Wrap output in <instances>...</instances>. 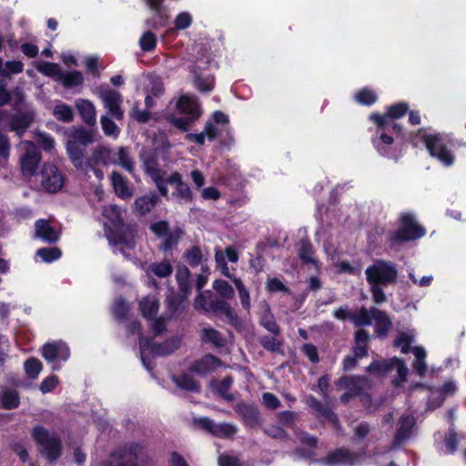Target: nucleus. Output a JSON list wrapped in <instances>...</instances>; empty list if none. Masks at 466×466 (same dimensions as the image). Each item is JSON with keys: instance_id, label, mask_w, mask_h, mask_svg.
<instances>
[{"instance_id": "58836bf2", "label": "nucleus", "mask_w": 466, "mask_h": 466, "mask_svg": "<svg viewBox=\"0 0 466 466\" xmlns=\"http://www.w3.org/2000/svg\"><path fill=\"white\" fill-rule=\"evenodd\" d=\"M140 310L145 318L154 317L159 307V302L155 297H146L139 303Z\"/></svg>"}, {"instance_id": "e2e57ef3", "label": "nucleus", "mask_w": 466, "mask_h": 466, "mask_svg": "<svg viewBox=\"0 0 466 466\" xmlns=\"http://www.w3.org/2000/svg\"><path fill=\"white\" fill-rule=\"evenodd\" d=\"M213 289L226 299L234 297V289L226 280L216 279L213 282Z\"/></svg>"}, {"instance_id": "6e6d98bb", "label": "nucleus", "mask_w": 466, "mask_h": 466, "mask_svg": "<svg viewBox=\"0 0 466 466\" xmlns=\"http://www.w3.org/2000/svg\"><path fill=\"white\" fill-rule=\"evenodd\" d=\"M390 370H391V359L387 360H375L367 368L368 372L378 375L385 374Z\"/></svg>"}, {"instance_id": "393cba45", "label": "nucleus", "mask_w": 466, "mask_h": 466, "mask_svg": "<svg viewBox=\"0 0 466 466\" xmlns=\"http://www.w3.org/2000/svg\"><path fill=\"white\" fill-rule=\"evenodd\" d=\"M199 336L202 343L211 344L215 348H222L227 344V339L223 334L210 327L203 328Z\"/></svg>"}, {"instance_id": "09e8293b", "label": "nucleus", "mask_w": 466, "mask_h": 466, "mask_svg": "<svg viewBox=\"0 0 466 466\" xmlns=\"http://www.w3.org/2000/svg\"><path fill=\"white\" fill-rule=\"evenodd\" d=\"M24 370L27 378L35 380L43 370V364L38 359L30 358L25 361Z\"/></svg>"}, {"instance_id": "cd10ccee", "label": "nucleus", "mask_w": 466, "mask_h": 466, "mask_svg": "<svg viewBox=\"0 0 466 466\" xmlns=\"http://www.w3.org/2000/svg\"><path fill=\"white\" fill-rule=\"evenodd\" d=\"M371 314L376 322V333L379 337H385L391 328V321L386 312L377 309L371 308Z\"/></svg>"}, {"instance_id": "f8f14e48", "label": "nucleus", "mask_w": 466, "mask_h": 466, "mask_svg": "<svg viewBox=\"0 0 466 466\" xmlns=\"http://www.w3.org/2000/svg\"><path fill=\"white\" fill-rule=\"evenodd\" d=\"M41 184L46 191L49 193L57 192L64 184V177L58 168L52 164H45L41 174Z\"/></svg>"}, {"instance_id": "f704fd0d", "label": "nucleus", "mask_w": 466, "mask_h": 466, "mask_svg": "<svg viewBox=\"0 0 466 466\" xmlns=\"http://www.w3.org/2000/svg\"><path fill=\"white\" fill-rule=\"evenodd\" d=\"M146 3L150 9L156 12L158 17V21H153L151 19L146 20V25L155 29L164 26L166 24V20L167 19V16L163 13L161 9L163 0H146Z\"/></svg>"}, {"instance_id": "6e6552de", "label": "nucleus", "mask_w": 466, "mask_h": 466, "mask_svg": "<svg viewBox=\"0 0 466 466\" xmlns=\"http://www.w3.org/2000/svg\"><path fill=\"white\" fill-rule=\"evenodd\" d=\"M19 147L24 151L20 157L22 173L25 176H33L40 163L41 153L32 141H22Z\"/></svg>"}, {"instance_id": "4468645a", "label": "nucleus", "mask_w": 466, "mask_h": 466, "mask_svg": "<svg viewBox=\"0 0 466 466\" xmlns=\"http://www.w3.org/2000/svg\"><path fill=\"white\" fill-rule=\"evenodd\" d=\"M166 187L167 184L174 186L175 189L172 192V197L179 203H189L192 198V191L189 186L183 181L181 175L178 172H173L167 179Z\"/></svg>"}, {"instance_id": "774afa93", "label": "nucleus", "mask_w": 466, "mask_h": 466, "mask_svg": "<svg viewBox=\"0 0 466 466\" xmlns=\"http://www.w3.org/2000/svg\"><path fill=\"white\" fill-rule=\"evenodd\" d=\"M444 444L449 453H454L458 448L459 441L454 429L451 428L444 438Z\"/></svg>"}, {"instance_id": "412c9836", "label": "nucleus", "mask_w": 466, "mask_h": 466, "mask_svg": "<svg viewBox=\"0 0 466 466\" xmlns=\"http://www.w3.org/2000/svg\"><path fill=\"white\" fill-rule=\"evenodd\" d=\"M208 311L223 313L228 318L229 323L232 325H237L238 323V317L237 313L226 300L212 298V299H210L208 302Z\"/></svg>"}, {"instance_id": "c756f323", "label": "nucleus", "mask_w": 466, "mask_h": 466, "mask_svg": "<svg viewBox=\"0 0 466 466\" xmlns=\"http://www.w3.org/2000/svg\"><path fill=\"white\" fill-rule=\"evenodd\" d=\"M298 256L303 264L318 266V260L314 258V248L308 239H301L298 244Z\"/></svg>"}, {"instance_id": "5fc2aeb1", "label": "nucleus", "mask_w": 466, "mask_h": 466, "mask_svg": "<svg viewBox=\"0 0 466 466\" xmlns=\"http://www.w3.org/2000/svg\"><path fill=\"white\" fill-rule=\"evenodd\" d=\"M185 260L191 266L197 267L201 264L203 253L198 246H193L184 253Z\"/></svg>"}, {"instance_id": "9b49d317", "label": "nucleus", "mask_w": 466, "mask_h": 466, "mask_svg": "<svg viewBox=\"0 0 466 466\" xmlns=\"http://www.w3.org/2000/svg\"><path fill=\"white\" fill-rule=\"evenodd\" d=\"M140 157L145 164L146 171L150 175L160 194L167 197L168 189L166 187L165 178L156 167L157 160L154 154L151 151L143 150L140 154Z\"/></svg>"}, {"instance_id": "603ef678", "label": "nucleus", "mask_w": 466, "mask_h": 466, "mask_svg": "<svg viewBox=\"0 0 466 466\" xmlns=\"http://www.w3.org/2000/svg\"><path fill=\"white\" fill-rule=\"evenodd\" d=\"M100 124L102 130L106 137L113 138L118 137L120 128L108 116H102L100 118Z\"/></svg>"}, {"instance_id": "4c0bfd02", "label": "nucleus", "mask_w": 466, "mask_h": 466, "mask_svg": "<svg viewBox=\"0 0 466 466\" xmlns=\"http://www.w3.org/2000/svg\"><path fill=\"white\" fill-rule=\"evenodd\" d=\"M54 116L64 123H70L74 119V111L72 107L65 103H58L53 108Z\"/></svg>"}, {"instance_id": "49530a36", "label": "nucleus", "mask_w": 466, "mask_h": 466, "mask_svg": "<svg viewBox=\"0 0 466 466\" xmlns=\"http://www.w3.org/2000/svg\"><path fill=\"white\" fill-rule=\"evenodd\" d=\"M148 270L158 278H167L173 272V267L168 260L151 263Z\"/></svg>"}, {"instance_id": "1a4fd4ad", "label": "nucleus", "mask_w": 466, "mask_h": 466, "mask_svg": "<svg viewBox=\"0 0 466 466\" xmlns=\"http://www.w3.org/2000/svg\"><path fill=\"white\" fill-rule=\"evenodd\" d=\"M400 219L402 227L394 234L393 239L395 241L405 242L414 240L425 235V229L417 224L412 214H402Z\"/></svg>"}, {"instance_id": "13d9d810", "label": "nucleus", "mask_w": 466, "mask_h": 466, "mask_svg": "<svg viewBox=\"0 0 466 466\" xmlns=\"http://www.w3.org/2000/svg\"><path fill=\"white\" fill-rule=\"evenodd\" d=\"M232 281L235 284V286L238 291L239 299H240L243 308L246 310L249 311L250 298H249L248 290L245 288V286L240 279H232Z\"/></svg>"}, {"instance_id": "338daca9", "label": "nucleus", "mask_w": 466, "mask_h": 466, "mask_svg": "<svg viewBox=\"0 0 466 466\" xmlns=\"http://www.w3.org/2000/svg\"><path fill=\"white\" fill-rule=\"evenodd\" d=\"M37 70L48 76H57L58 79L62 74V71L57 64L49 62H44L42 65L38 66Z\"/></svg>"}, {"instance_id": "f03ea898", "label": "nucleus", "mask_w": 466, "mask_h": 466, "mask_svg": "<svg viewBox=\"0 0 466 466\" xmlns=\"http://www.w3.org/2000/svg\"><path fill=\"white\" fill-rule=\"evenodd\" d=\"M32 437L38 445L39 452L49 462L56 461L62 454V441L58 434L49 431L43 426H35L32 430Z\"/></svg>"}, {"instance_id": "864d4df0", "label": "nucleus", "mask_w": 466, "mask_h": 466, "mask_svg": "<svg viewBox=\"0 0 466 466\" xmlns=\"http://www.w3.org/2000/svg\"><path fill=\"white\" fill-rule=\"evenodd\" d=\"M103 215L106 217L115 227L122 224V212L116 205H108L103 208Z\"/></svg>"}, {"instance_id": "6ab92c4d", "label": "nucleus", "mask_w": 466, "mask_h": 466, "mask_svg": "<svg viewBox=\"0 0 466 466\" xmlns=\"http://www.w3.org/2000/svg\"><path fill=\"white\" fill-rule=\"evenodd\" d=\"M222 366V361L212 354H207L199 360L196 361L190 368V370L200 375L206 376L215 371Z\"/></svg>"}, {"instance_id": "a18cd8bd", "label": "nucleus", "mask_w": 466, "mask_h": 466, "mask_svg": "<svg viewBox=\"0 0 466 466\" xmlns=\"http://www.w3.org/2000/svg\"><path fill=\"white\" fill-rule=\"evenodd\" d=\"M189 277L190 272L189 269L183 266L179 267L177 270L176 279L179 287V289L182 293H184L185 297L190 292V284H189Z\"/></svg>"}, {"instance_id": "4d7b16f0", "label": "nucleus", "mask_w": 466, "mask_h": 466, "mask_svg": "<svg viewBox=\"0 0 466 466\" xmlns=\"http://www.w3.org/2000/svg\"><path fill=\"white\" fill-rule=\"evenodd\" d=\"M233 384V379L230 376L225 377L222 380H220L217 385L218 393L228 401H232L234 397L231 393H229V389Z\"/></svg>"}, {"instance_id": "5701e85b", "label": "nucleus", "mask_w": 466, "mask_h": 466, "mask_svg": "<svg viewBox=\"0 0 466 466\" xmlns=\"http://www.w3.org/2000/svg\"><path fill=\"white\" fill-rule=\"evenodd\" d=\"M415 423L416 420L412 415H402L399 420V428L395 433L394 441L400 444L409 439Z\"/></svg>"}, {"instance_id": "052dcab7", "label": "nucleus", "mask_w": 466, "mask_h": 466, "mask_svg": "<svg viewBox=\"0 0 466 466\" xmlns=\"http://www.w3.org/2000/svg\"><path fill=\"white\" fill-rule=\"evenodd\" d=\"M118 164L128 172L134 169V162L129 156V151L127 147H119L117 152Z\"/></svg>"}, {"instance_id": "a19ab883", "label": "nucleus", "mask_w": 466, "mask_h": 466, "mask_svg": "<svg viewBox=\"0 0 466 466\" xmlns=\"http://www.w3.org/2000/svg\"><path fill=\"white\" fill-rule=\"evenodd\" d=\"M172 380L175 384L185 390L188 391H198L199 384L188 374L183 373L177 377H173Z\"/></svg>"}, {"instance_id": "bf43d9fd", "label": "nucleus", "mask_w": 466, "mask_h": 466, "mask_svg": "<svg viewBox=\"0 0 466 466\" xmlns=\"http://www.w3.org/2000/svg\"><path fill=\"white\" fill-rule=\"evenodd\" d=\"M35 139L46 151H51L55 147V140L53 137L47 133L35 131Z\"/></svg>"}, {"instance_id": "20e7f679", "label": "nucleus", "mask_w": 466, "mask_h": 466, "mask_svg": "<svg viewBox=\"0 0 466 466\" xmlns=\"http://www.w3.org/2000/svg\"><path fill=\"white\" fill-rule=\"evenodd\" d=\"M147 453L143 446L131 443L110 455L108 466H143Z\"/></svg>"}, {"instance_id": "423d86ee", "label": "nucleus", "mask_w": 466, "mask_h": 466, "mask_svg": "<svg viewBox=\"0 0 466 466\" xmlns=\"http://www.w3.org/2000/svg\"><path fill=\"white\" fill-rule=\"evenodd\" d=\"M43 358L52 364L53 370H58L61 363L66 362L70 357V350L67 344L62 340L46 342L41 349Z\"/></svg>"}, {"instance_id": "2f4dec72", "label": "nucleus", "mask_w": 466, "mask_h": 466, "mask_svg": "<svg viewBox=\"0 0 466 466\" xmlns=\"http://www.w3.org/2000/svg\"><path fill=\"white\" fill-rule=\"evenodd\" d=\"M190 72L194 75L195 86L201 92H209L214 87V77L211 75H202L198 72V66H192Z\"/></svg>"}, {"instance_id": "ddd939ff", "label": "nucleus", "mask_w": 466, "mask_h": 466, "mask_svg": "<svg viewBox=\"0 0 466 466\" xmlns=\"http://www.w3.org/2000/svg\"><path fill=\"white\" fill-rule=\"evenodd\" d=\"M409 109L407 103H398L388 108L384 115L371 114L370 118L375 122L380 129H385L388 126L391 125L393 120L403 116Z\"/></svg>"}, {"instance_id": "0eeeda50", "label": "nucleus", "mask_w": 466, "mask_h": 466, "mask_svg": "<svg viewBox=\"0 0 466 466\" xmlns=\"http://www.w3.org/2000/svg\"><path fill=\"white\" fill-rule=\"evenodd\" d=\"M425 146L431 156L436 157L445 166H451L454 157L447 147L446 137L440 134L434 133L425 136Z\"/></svg>"}, {"instance_id": "a211bd4d", "label": "nucleus", "mask_w": 466, "mask_h": 466, "mask_svg": "<svg viewBox=\"0 0 466 466\" xmlns=\"http://www.w3.org/2000/svg\"><path fill=\"white\" fill-rule=\"evenodd\" d=\"M34 120L32 112H17L12 115L8 120L9 129L18 137H22Z\"/></svg>"}, {"instance_id": "0e129e2a", "label": "nucleus", "mask_w": 466, "mask_h": 466, "mask_svg": "<svg viewBox=\"0 0 466 466\" xmlns=\"http://www.w3.org/2000/svg\"><path fill=\"white\" fill-rule=\"evenodd\" d=\"M180 233L181 231L177 229L174 232L168 231L167 234H165L163 237V243L161 246L162 249L164 251H167L171 249L173 247H175L180 238Z\"/></svg>"}, {"instance_id": "37998d69", "label": "nucleus", "mask_w": 466, "mask_h": 466, "mask_svg": "<svg viewBox=\"0 0 466 466\" xmlns=\"http://www.w3.org/2000/svg\"><path fill=\"white\" fill-rule=\"evenodd\" d=\"M24 69V64L21 61L12 60L4 62L0 57V76H9L13 74H19Z\"/></svg>"}, {"instance_id": "b1692460", "label": "nucleus", "mask_w": 466, "mask_h": 466, "mask_svg": "<svg viewBox=\"0 0 466 466\" xmlns=\"http://www.w3.org/2000/svg\"><path fill=\"white\" fill-rule=\"evenodd\" d=\"M235 410L247 425L255 427L259 423V413L254 406L246 403H238L236 405Z\"/></svg>"}, {"instance_id": "aec40b11", "label": "nucleus", "mask_w": 466, "mask_h": 466, "mask_svg": "<svg viewBox=\"0 0 466 466\" xmlns=\"http://www.w3.org/2000/svg\"><path fill=\"white\" fill-rule=\"evenodd\" d=\"M75 105L82 120L87 126L94 127L96 124V110L95 105L90 100L83 98L76 99Z\"/></svg>"}, {"instance_id": "bb28decb", "label": "nucleus", "mask_w": 466, "mask_h": 466, "mask_svg": "<svg viewBox=\"0 0 466 466\" xmlns=\"http://www.w3.org/2000/svg\"><path fill=\"white\" fill-rule=\"evenodd\" d=\"M111 181L116 194L123 198L127 199L133 196V190L128 185V181L118 172L111 173Z\"/></svg>"}, {"instance_id": "680f3d73", "label": "nucleus", "mask_w": 466, "mask_h": 466, "mask_svg": "<svg viewBox=\"0 0 466 466\" xmlns=\"http://www.w3.org/2000/svg\"><path fill=\"white\" fill-rule=\"evenodd\" d=\"M157 44L156 35L150 32H145L139 39V46L144 52H150L155 49Z\"/></svg>"}, {"instance_id": "39448f33", "label": "nucleus", "mask_w": 466, "mask_h": 466, "mask_svg": "<svg viewBox=\"0 0 466 466\" xmlns=\"http://www.w3.org/2000/svg\"><path fill=\"white\" fill-rule=\"evenodd\" d=\"M139 346L141 350V360L147 370H151L153 367L147 360V354L153 356H167L173 353L180 346V339L178 338H172L161 344L151 343V340L146 337H141L139 339Z\"/></svg>"}, {"instance_id": "9d476101", "label": "nucleus", "mask_w": 466, "mask_h": 466, "mask_svg": "<svg viewBox=\"0 0 466 466\" xmlns=\"http://www.w3.org/2000/svg\"><path fill=\"white\" fill-rule=\"evenodd\" d=\"M194 423L199 429L219 438H232L238 431L237 426L232 423H216L206 417L195 419Z\"/></svg>"}, {"instance_id": "e433bc0d", "label": "nucleus", "mask_w": 466, "mask_h": 466, "mask_svg": "<svg viewBox=\"0 0 466 466\" xmlns=\"http://www.w3.org/2000/svg\"><path fill=\"white\" fill-rule=\"evenodd\" d=\"M412 352L415 356L412 367L420 377H423L427 371L426 350L422 347L415 346L412 348Z\"/></svg>"}, {"instance_id": "2eb2a0df", "label": "nucleus", "mask_w": 466, "mask_h": 466, "mask_svg": "<svg viewBox=\"0 0 466 466\" xmlns=\"http://www.w3.org/2000/svg\"><path fill=\"white\" fill-rule=\"evenodd\" d=\"M100 98L108 113L116 120L124 118V110L121 107L122 96L116 90H106L101 93Z\"/></svg>"}, {"instance_id": "f3484780", "label": "nucleus", "mask_w": 466, "mask_h": 466, "mask_svg": "<svg viewBox=\"0 0 466 466\" xmlns=\"http://www.w3.org/2000/svg\"><path fill=\"white\" fill-rule=\"evenodd\" d=\"M60 236V230L54 228L49 220L41 218L35 221V238H39L48 244H54L59 240Z\"/></svg>"}, {"instance_id": "ea45409f", "label": "nucleus", "mask_w": 466, "mask_h": 466, "mask_svg": "<svg viewBox=\"0 0 466 466\" xmlns=\"http://www.w3.org/2000/svg\"><path fill=\"white\" fill-rule=\"evenodd\" d=\"M371 308L370 309L362 307L359 311L352 313L350 320L356 327L370 326L372 323Z\"/></svg>"}, {"instance_id": "4be33fe9", "label": "nucleus", "mask_w": 466, "mask_h": 466, "mask_svg": "<svg viewBox=\"0 0 466 466\" xmlns=\"http://www.w3.org/2000/svg\"><path fill=\"white\" fill-rule=\"evenodd\" d=\"M258 323L272 335L280 336V327L277 323L268 304L264 306V309L259 313Z\"/></svg>"}, {"instance_id": "473e14b6", "label": "nucleus", "mask_w": 466, "mask_h": 466, "mask_svg": "<svg viewBox=\"0 0 466 466\" xmlns=\"http://www.w3.org/2000/svg\"><path fill=\"white\" fill-rule=\"evenodd\" d=\"M158 201L159 198L156 194H148L137 198L134 207L140 215H146L157 206Z\"/></svg>"}, {"instance_id": "7c9ffc66", "label": "nucleus", "mask_w": 466, "mask_h": 466, "mask_svg": "<svg viewBox=\"0 0 466 466\" xmlns=\"http://www.w3.org/2000/svg\"><path fill=\"white\" fill-rule=\"evenodd\" d=\"M369 340L370 334L367 330L360 329L355 332L354 354L357 358H363L367 356Z\"/></svg>"}, {"instance_id": "a878e982", "label": "nucleus", "mask_w": 466, "mask_h": 466, "mask_svg": "<svg viewBox=\"0 0 466 466\" xmlns=\"http://www.w3.org/2000/svg\"><path fill=\"white\" fill-rule=\"evenodd\" d=\"M111 154L109 147L98 146L88 158L86 157L85 166L108 165L111 161Z\"/></svg>"}, {"instance_id": "8fccbe9b", "label": "nucleus", "mask_w": 466, "mask_h": 466, "mask_svg": "<svg viewBox=\"0 0 466 466\" xmlns=\"http://www.w3.org/2000/svg\"><path fill=\"white\" fill-rule=\"evenodd\" d=\"M36 256H38L44 262L51 263L61 258L62 251L57 247L41 248L36 250Z\"/></svg>"}, {"instance_id": "dca6fc26", "label": "nucleus", "mask_w": 466, "mask_h": 466, "mask_svg": "<svg viewBox=\"0 0 466 466\" xmlns=\"http://www.w3.org/2000/svg\"><path fill=\"white\" fill-rule=\"evenodd\" d=\"M360 457L358 453L351 452L348 449L340 448L329 452L322 460V462L330 466H351L360 461Z\"/></svg>"}, {"instance_id": "f257e3e1", "label": "nucleus", "mask_w": 466, "mask_h": 466, "mask_svg": "<svg viewBox=\"0 0 466 466\" xmlns=\"http://www.w3.org/2000/svg\"><path fill=\"white\" fill-rule=\"evenodd\" d=\"M96 131L79 127L74 128L68 136L66 151L76 168H84L86 148L95 142Z\"/></svg>"}, {"instance_id": "c9c22d12", "label": "nucleus", "mask_w": 466, "mask_h": 466, "mask_svg": "<svg viewBox=\"0 0 466 466\" xmlns=\"http://www.w3.org/2000/svg\"><path fill=\"white\" fill-rule=\"evenodd\" d=\"M307 404L318 414L322 417L328 418L333 421H336L337 416L331 411V410L321 403L314 396H309L306 400Z\"/></svg>"}, {"instance_id": "7ed1b4c3", "label": "nucleus", "mask_w": 466, "mask_h": 466, "mask_svg": "<svg viewBox=\"0 0 466 466\" xmlns=\"http://www.w3.org/2000/svg\"><path fill=\"white\" fill-rule=\"evenodd\" d=\"M365 275L369 284L387 286L396 283L398 269L391 261L377 259L366 268Z\"/></svg>"}, {"instance_id": "72a5a7b5", "label": "nucleus", "mask_w": 466, "mask_h": 466, "mask_svg": "<svg viewBox=\"0 0 466 466\" xmlns=\"http://www.w3.org/2000/svg\"><path fill=\"white\" fill-rule=\"evenodd\" d=\"M20 404V396L17 390L4 389L0 395V408L5 410L16 409Z\"/></svg>"}, {"instance_id": "3c124183", "label": "nucleus", "mask_w": 466, "mask_h": 466, "mask_svg": "<svg viewBox=\"0 0 466 466\" xmlns=\"http://www.w3.org/2000/svg\"><path fill=\"white\" fill-rule=\"evenodd\" d=\"M279 336H262L259 338L260 345L268 351L280 352L283 341L278 339Z\"/></svg>"}, {"instance_id": "69168bd1", "label": "nucleus", "mask_w": 466, "mask_h": 466, "mask_svg": "<svg viewBox=\"0 0 466 466\" xmlns=\"http://www.w3.org/2000/svg\"><path fill=\"white\" fill-rule=\"evenodd\" d=\"M355 97L358 103L364 106H370L377 101L376 94L373 91L367 88H364L361 91H360Z\"/></svg>"}, {"instance_id": "de8ad7c7", "label": "nucleus", "mask_w": 466, "mask_h": 466, "mask_svg": "<svg viewBox=\"0 0 466 466\" xmlns=\"http://www.w3.org/2000/svg\"><path fill=\"white\" fill-rule=\"evenodd\" d=\"M395 369L398 373V378L394 380L395 386H400L407 380L408 368L405 362L398 358L391 359V370Z\"/></svg>"}, {"instance_id": "c03bdc74", "label": "nucleus", "mask_w": 466, "mask_h": 466, "mask_svg": "<svg viewBox=\"0 0 466 466\" xmlns=\"http://www.w3.org/2000/svg\"><path fill=\"white\" fill-rule=\"evenodd\" d=\"M59 81L62 82L63 86L66 88H70L73 86H81L84 81V77L81 72L79 71H72L60 75Z\"/></svg>"}, {"instance_id": "c85d7f7f", "label": "nucleus", "mask_w": 466, "mask_h": 466, "mask_svg": "<svg viewBox=\"0 0 466 466\" xmlns=\"http://www.w3.org/2000/svg\"><path fill=\"white\" fill-rule=\"evenodd\" d=\"M177 110L179 114L190 116L195 113H200L199 105L197 100L187 95L181 96L176 103Z\"/></svg>"}, {"instance_id": "79ce46f5", "label": "nucleus", "mask_w": 466, "mask_h": 466, "mask_svg": "<svg viewBox=\"0 0 466 466\" xmlns=\"http://www.w3.org/2000/svg\"><path fill=\"white\" fill-rule=\"evenodd\" d=\"M200 116V113H195L190 116L185 115L184 116H171L170 123L182 131H187Z\"/></svg>"}]
</instances>
